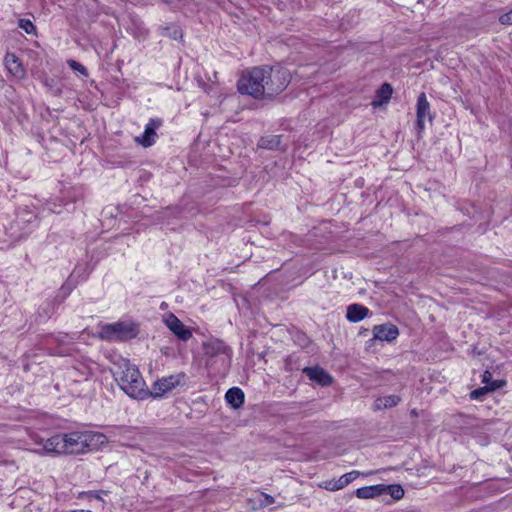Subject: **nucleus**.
Returning a JSON list of instances; mask_svg holds the SVG:
<instances>
[{"label":"nucleus","instance_id":"nucleus-1","mask_svg":"<svg viewBox=\"0 0 512 512\" xmlns=\"http://www.w3.org/2000/svg\"><path fill=\"white\" fill-rule=\"evenodd\" d=\"M106 437L92 431H72L55 434L48 439H40L36 443L42 447L38 454H84L103 444Z\"/></svg>","mask_w":512,"mask_h":512},{"label":"nucleus","instance_id":"nucleus-2","mask_svg":"<svg viewBox=\"0 0 512 512\" xmlns=\"http://www.w3.org/2000/svg\"><path fill=\"white\" fill-rule=\"evenodd\" d=\"M114 379L120 388L131 398L146 399L149 397V390L146 388L145 381L135 365L128 360L121 359L115 363L112 369Z\"/></svg>","mask_w":512,"mask_h":512},{"label":"nucleus","instance_id":"nucleus-3","mask_svg":"<svg viewBox=\"0 0 512 512\" xmlns=\"http://www.w3.org/2000/svg\"><path fill=\"white\" fill-rule=\"evenodd\" d=\"M266 71L264 67L244 71L237 83L238 91L254 98L265 96V79L268 77Z\"/></svg>","mask_w":512,"mask_h":512},{"label":"nucleus","instance_id":"nucleus-4","mask_svg":"<svg viewBox=\"0 0 512 512\" xmlns=\"http://www.w3.org/2000/svg\"><path fill=\"white\" fill-rule=\"evenodd\" d=\"M137 327L130 322L119 321L101 326L99 336L107 341H125L137 336Z\"/></svg>","mask_w":512,"mask_h":512},{"label":"nucleus","instance_id":"nucleus-5","mask_svg":"<svg viewBox=\"0 0 512 512\" xmlns=\"http://www.w3.org/2000/svg\"><path fill=\"white\" fill-rule=\"evenodd\" d=\"M267 69L265 79V96L273 97L286 89L290 83L291 77L287 69L277 67H265Z\"/></svg>","mask_w":512,"mask_h":512},{"label":"nucleus","instance_id":"nucleus-6","mask_svg":"<svg viewBox=\"0 0 512 512\" xmlns=\"http://www.w3.org/2000/svg\"><path fill=\"white\" fill-rule=\"evenodd\" d=\"M205 356L209 358V362L213 358H219L223 365H228L231 360V349L219 339H211L203 344Z\"/></svg>","mask_w":512,"mask_h":512},{"label":"nucleus","instance_id":"nucleus-7","mask_svg":"<svg viewBox=\"0 0 512 512\" xmlns=\"http://www.w3.org/2000/svg\"><path fill=\"white\" fill-rule=\"evenodd\" d=\"M183 375H170L163 377L152 385V389L149 390L150 395L153 398H161L169 391L180 385Z\"/></svg>","mask_w":512,"mask_h":512},{"label":"nucleus","instance_id":"nucleus-8","mask_svg":"<svg viewBox=\"0 0 512 512\" xmlns=\"http://www.w3.org/2000/svg\"><path fill=\"white\" fill-rule=\"evenodd\" d=\"M162 125V120L159 118H152L145 125L143 134L136 138V141L143 147L152 146L157 138L156 129Z\"/></svg>","mask_w":512,"mask_h":512},{"label":"nucleus","instance_id":"nucleus-9","mask_svg":"<svg viewBox=\"0 0 512 512\" xmlns=\"http://www.w3.org/2000/svg\"><path fill=\"white\" fill-rule=\"evenodd\" d=\"M165 325L182 341L192 337V332L172 313L164 317Z\"/></svg>","mask_w":512,"mask_h":512},{"label":"nucleus","instance_id":"nucleus-10","mask_svg":"<svg viewBox=\"0 0 512 512\" xmlns=\"http://www.w3.org/2000/svg\"><path fill=\"white\" fill-rule=\"evenodd\" d=\"M303 373L316 384L320 386H329L332 383V377L323 368L319 366L305 367Z\"/></svg>","mask_w":512,"mask_h":512},{"label":"nucleus","instance_id":"nucleus-11","mask_svg":"<svg viewBox=\"0 0 512 512\" xmlns=\"http://www.w3.org/2000/svg\"><path fill=\"white\" fill-rule=\"evenodd\" d=\"M426 119L432 120L430 104L425 93H421L417 99V127L420 131L424 129Z\"/></svg>","mask_w":512,"mask_h":512},{"label":"nucleus","instance_id":"nucleus-12","mask_svg":"<svg viewBox=\"0 0 512 512\" xmlns=\"http://www.w3.org/2000/svg\"><path fill=\"white\" fill-rule=\"evenodd\" d=\"M373 334L374 339L391 342L397 338L399 331L395 325L386 323L374 326Z\"/></svg>","mask_w":512,"mask_h":512},{"label":"nucleus","instance_id":"nucleus-13","mask_svg":"<svg viewBox=\"0 0 512 512\" xmlns=\"http://www.w3.org/2000/svg\"><path fill=\"white\" fill-rule=\"evenodd\" d=\"M4 65L8 72L15 78L22 79L25 77L26 71L15 54L7 53L4 58Z\"/></svg>","mask_w":512,"mask_h":512},{"label":"nucleus","instance_id":"nucleus-14","mask_svg":"<svg viewBox=\"0 0 512 512\" xmlns=\"http://www.w3.org/2000/svg\"><path fill=\"white\" fill-rule=\"evenodd\" d=\"M95 363L90 360L79 362L73 367L75 381L88 380L93 375Z\"/></svg>","mask_w":512,"mask_h":512},{"label":"nucleus","instance_id":"nucleus-15","mask_svg":"<svg viewBox=\"0 0 512 512\" xmlns=\"http://www.w3.org/2000/svg\"><path fill=\"white\" fill-rule=\"evenodd\" d=\"M392 87L388 83H384L376 92V96L371 102L374 108L387 104L392 96Z\"/></svg>","mask_w":512,"mask_h":512},{"label":"nucleus","instance_id":"nucleus-16","mask_svg":"<svg viewBox=\"0 0 512 512\" xmlns=\"http://www.w3.org/2000/svg\"><path fill=\"white\" fill-rule=\"evenodd\" d=\"M401 398L397 395L380 396L373 403L374 410L388 409L397 406Z\"/></svg>","mask_w":512,"mask_h":512},{"label":"nucleus","instance_id":"nucleus-17","mask_svg":"<svg viewBox=\"0 0 512 512\" xmlns=\"http://www.w3.org/2000/svg\"><path fill=\"white\" fill-rule=\"evenodd\" d=\"M225 399L231 407L237 409L244 403V393L240 388L233 387L228 389Z\"/></svg>","mask_w":512,"mask_h":512},{"label":"nucleus","instance_id":"nucleus-18","mask_svg":"<svg viewBox=\"0 0 512 512\" xmlns=\"http://www.w3.org/2000/svg\"><path fill=\"white\" fill-rule=\"evenodd\" d=\"M70 340L71 337H69L67 334H59L56 337H51L50 342H57L59 344V348H56L53 351H51V354L59 356L70 355L71 349L64 347L65 344L70 342Z\"/></svg>","mask_w":512,"mask_h":512},{"label":"nucleus","instance_id":"nucleus-19","mask_svg":"<svg viewBox=\"0 0 512 512\" xmlns=\"http://www.w3.org/2000/svg\"><path fill=\"white\" fill-rule=\"evenodd\" d=\"M383 489L384 488H382L381 484L358 488L356 490V496L363 499L374 498L382 495Z\"/></svg>","mask_w":512,"mask_h":512},{"label":"nucleus","instance_id":"nucleus-20","mask_svg":"<svg viewBox=\"0 0 512 512\" xmlns=\"http://www.w3.org/2000/svg\"><path fill=\"white\" fill-rule=\"evenodd\" d=\"M502 381L493 382L490 386H484L473 390L470 393V398L473 400H481L488 392L494 391L502 386Z\"/></svg>","mask_w":512,"mask_h":512},{"label":"nucleus","instance_id":"nucleus-21","mask_svg":"<svg viewBox=\"0 0 512 512\" xmlns=\"http://www.w3.org/2000/svg\"><path fill=\"white\" fill-rule=\"evenodd\" d=\"M281 144V136L280 135H269L262 137L259 142L258 146L263 149H276Z\"/></svg>","mask_w":512,"mask_h":512},{"label":"nucleus","instance_id":"nucleus-22","mask_svg":"<svg viewBox=\"0 0 512 512\" xmlns=\"http://www.w3.org/2000/svg\"><path fill=\"white\" fill-rule=\"evenodd\" d=\"M383 489V494H389L394 500H400L404 496V489L401 485L393 484V485H384L381 484Z\"/></svg>","mask_w":512,"mask_h":512},{"label":"nucleus","instance_id":"nucleus-23","mask_svg":"<svg viewBox=\"0 0 512 512\" xmlns=\"http://www.w3.org/2000/svg\"><path fill=\"white\" fill-rule=\"evenodd\" d=\"M29 224L31 228H34L38 224L37 216L30 211H22L17 217V224Z\"/></svg>","mask_w":512,"mask_h":512},{"label":"nucleus","instance_id":"nucleus-24","mask_svg":"<svg viewBox=\"0 0 512 512\" xmlns=\"http://www.w3.org/2000/svg\"><path fill=\"white\" fill-rule=\"evenodd\" d=\"M369 313L370 311L368 308L359 304H354V322L363 320L369 315Z\"/></svg>","mask_w":512,"mask_h":512},{"label":"nucleus","instance_id":"nucleus-25","mask_svg":"<svg viewBox=\"0 0 512 512\" xmlns=\"http://www.w3.org/2000/svg\"><path fill=\"white\" fill-rule=\"evenodd\" d=\"M163 35L169 36L173 39H178L182 37V32L177 25L171 24L170 26L163 28Z\"/></svg>","mask_w":512,"mask_h":512},{"label":"nucleus","instance_id":"nucleus-26","mask_svg":"<svg viewBox=\"0 0 512 512\" xmlns=\"http://www.w3.org/2000/svg\"><path fill=\"white\" fill-rule=\"evenodd\" d=\"M18 26L23 29L27 34H35L36 27L29 19H20L18 21Z\"/></svg>","mask_w":512,"mask_h":512},{"label":"nucleus","instance_id":"nucleus-27","mask_svg":"<svg viewBox=\"0 0 512 512\" xmlns=\"http://www.w3.org/2000/svg\"><path fill=\"white\" fill-rule=\"evenodd\" d=\"M67 64L72 70L79 72L82 76H88V71L86 67L83 66L81 63L77 62L76 60L70 59L67 61Z\"/></svg>","mask_w":512,"mask_h":512},{"label":"nucleus","instance_id":"nucleus-28","mask_svg":"<svg viewBox=\"0 0 512 512\" xmlns=\"http://www.w3.org/2000/svg\"><path fill=\"white\" fill-rule=\"evenodd\" d=\"M352 480V472L346 473L342 475L338 480H335L337 483V490L347 486Z\"/></svg>","mask_w":512,"mask_h":512},{"label":"nucleus","instance_id":"nucleus-29","mask_svg":"<svg viewBox=\"0 0 512 512\" xmlns=\"http://www.w3.org/2000/svg\"><path fill=\"white\" fill-rule=\"evenodd\" d=\"M499 22L504 25H512V10L501 15L499 17Z\"/></svg>","mask_w":512,"mask_h":512},{"label":"nucleus","instance_id":"nucleus-30","mask_svg":"<svg viewBox=\"0 0 512 512\" xmlns=\"http://www.w3.org/2000/svg\"><path fill=\"white\" fill-rule=\"evenodd\" d=\"M323 487L330 491H336L337 490V483L335 480H328L323 483Z\"/></svg>","mask_w":512,"mask_h":512},{"label":"nucleus","instance_id":"nucleus-31","mask_svg":"<svg viewBox=\"0 0 512 512\" xmlns=\"http://www.w3.org/2000/svg\"><path fill=\"white\" fill-rule=\"evenodd\" d=\"M263 497H264V500H263V501H261V504H262L263 506H268V505H270V504H273V503H274V499H273V497H272V496H269V495H267V494H263Z\"/></svg>","mask_w":512,"mask_h":512},{"label":"nucleus","instance_id":"nucleus-32","mask_svg":"<svg viewBox=\"0 0 512 512\" xmlns=\"http://www.w3.org/2000/svg\"><path fill=\"white\" fill-rule=\"evenodd\" d=\"M492 377V374L489 371H485L483 374L482 382L488 386V383L490 382Z\"/></svg>","mask_w":512,"mask_h":512},{"label":"nucleus","instance_id":"nucleus-33","mask_svg":"<svg viewBox=\"0 0 512 512\" xmlns=\"http://www.w3.org/2000/svg\"><path fill=\"white\" fill-rule=\"evenodd\" d=\"M352 317H353V314H352V304H350L346 308V319L349 322H352Z\"/></svg>","mask_w":512,"mask_h":512},{"label":"nucleus","instance_id":"nucleus-34","mask_svg":"<svg viewBox=\"0 0 512 512\" xmlns=\"http://www.w3.org/2000/svg\"><path fill=\"white\" fill-rule=\"evenodd\" d=\"M73 512H92L90 510H77V511H73Z\"/></svg>","mask_w":512,"mask_h":512},{"label":"nucleus","instance_id":"nucleus-35","mask_svg":"<svg viewBox=\"0 0 512 512\" xmlns=\"http://www.w3.org/2000/svg\"><path fill=\"white\" fill-rule=\"evenodd\" d=\"M353 474H354V478H356V476L358 475V472L354 470Z\"/></svg>","mask_w":512,"mask_h":512},{"label":"nucleus","instance_id":"nucleus-36","mask_svg":"<svg viewBox=\"0 0 512 512\" xmlns=\"http://www.w3.org/2000/svg\"><path fill=\"white\" fill-rule=\"evenodd\" d=\"M30 231H25L23 234L28 235Z\"/></svg>","mask_w":512,"mask_h":512}]
</instances>
